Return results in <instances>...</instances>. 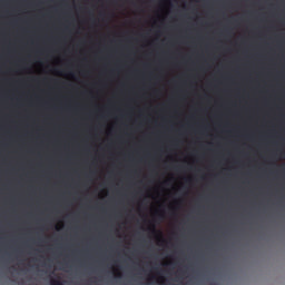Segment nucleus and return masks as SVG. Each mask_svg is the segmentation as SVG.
Returning a JSON list of instances; mask_svg holds the SVG:
<instances>
[{"label": "nucleus", "mask_w": 285, "mask_h": 285, "mask_svg": "<svg viewBox=\"0 0 285 285\" xmlns=\"http://www.w3.org/2000/svg\"><path fill=\"white\" fill-rule=\"evenodd\" d=\"M159 217H161V218H163V217H164V215H163V214H160V215H159Z\"/></svg>", "instance_id": "nucleus-5"}, {"label": "nucleus", "mask_w": 285, "mask_h": 285, "mask_svg": "<svg viewBox=\"0 0 285 285\" xmlns=\"http://www.w3.org/2000/svg\"><path fill=\"white\" fill-rule=\"evenodd\" d=\"M50 277V285H63V282L59 281V279H55L52 278V276Z\"/></svg>", "instance_id": "nucleus-1"}, {"label": "nucleus", "mask_w": 285, "mask_h": 285, "mask_svg": "<svg viewBox=\"0 0 285 285\" xmlns=\"http://www.w3.org/2000/svg\"><path fill=\"white\" fill-rule=\"evenodd\" d=\"M151 232L157 233V229L155 228V225H151Z\"/></svg>", "instance_id": "nucleus-3"}, {"label": "nucleus", "mask_w": 285, "mask_h": 285, "mask_svg": "<svg viewBox=\"0 0 285 285\" xmlns=\"http://www.w3.org/2000/svg\"><path fill=\"white\" fill-rule=\"evenodd\" d=\"M116 278H117V279H121V273H117V274H116Z\"/></svg>", "instance_id": "nucleus-2"}, {"label": "nucleus", "mask_w": 285, "mask_h": 285, "mask_svg": "<svg viewBox=\"0 0 285 285\" xmlns=\"http://www.w3.org/2000/svg\"><path fill=\"white\" fill-rule=\"evenodd\" d=\"M161 284H166V278L161 277Z\"/></svg>", "instance_id": "nucleus-4"}]
</instances>
